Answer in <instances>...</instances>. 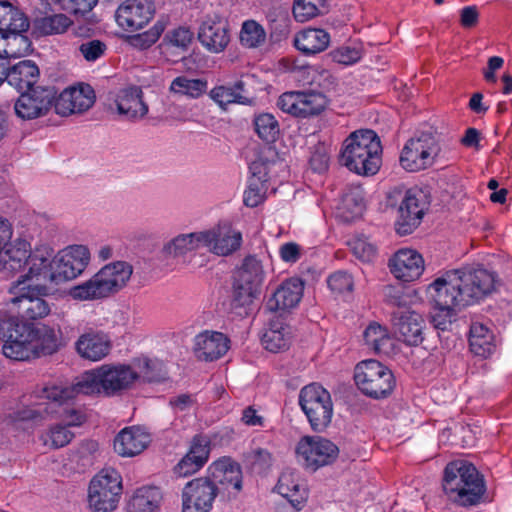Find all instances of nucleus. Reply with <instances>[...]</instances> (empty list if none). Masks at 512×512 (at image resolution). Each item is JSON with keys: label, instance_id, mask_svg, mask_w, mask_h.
<instances>
[{"label": "nucleus", "instance_id": "13d9d810", "mask_svg": "<svg viewBox=\"0 0 512 512\" xmlns=\"http://www.w3.org/2000/svg\"><path fill=\"white\" fill-rule=\"evenodd\" d=\"M266 34L260 24L253 20L245 21L240 32L241 43L249 48H254L262 44Z\"/></svg>", "mask_w": 512, "mask_h": 512}, {"label": "nucleus", "instance_id": "bf43d9fd", "mask_svg": "<svg viewBox=\"0 0 512 512\" xmlns=\"http://www.w3.org/2000/svg\"><path fill=\"white\" fill-rule=\"evenodd\" d=\"M25 32H16L7 34V45L5 58H17L28 53L31 42L24 34Z\"/></svg>", "mask_w": 512, "mask_h": 512}, {"label": "nucleus", "instance_id": "4468645a", "mask_svg": "<svg viewBox=\"0 0 512 512\" xmlns=\"http://www.w3.org/2000/svg\"><path fill=\"white\" fill-rule=\"evenodd\" d=\"M33 327L22 322L18 317L14 320L8 333L0 341L2 353L6 358L25 361L35 357Z\"/></svg>", "mask_w": 512, "mask_h": 512}, {"label": "nucleus", "instance_id": "aec40b11", "mask_svg": "<svg viewBox=\"0 0 512 512\" xmlns=\"http://www.w3.org/2000/svg\"><path fill=\"white\" fill-rule=\"evenodd\" d=\"M151 0H126L116 11L118 25L126 31L133 32L143 28L154 14Z\"/></svg>", "mask_w": 512, "mask_h": 512}, {"label": "nucleus", "instance_id": "a878e982", "mask_svg": "<svg viewBox=\"0 0 512 512\" xmlns=\"http://www.w3.org/2000/svg\"><path fill=\"white\" fill-rule=\"evenodd\" d=\"M51 253L47 249L29 252V259L26 262L28 272L21 275L17 281H23V286L41 283L46 286L48 282H54V272L51 269Z\"/></svg>", "mask_w": 512, "mask_h": 512}, {"label": "nucleus", "instance_id": "2f4dec72", "mask_svg": "<svg viewBox=\"0 0 512 512\" xmlns=\"http://www.w3.org/2000/svg\"><path fill=\"white\" fill-rule=\"evenodd\" d=\"M114 101L118 113L127 119H142L148 113V106L143 101V92L138 86L120 89Z\"/></svg>", "mask_w": 512, "mask_h": 512}, {"label": "nucleus", "instance_id": "1a4fd4ad", "mask_svg": "<svg viewBox=\"0 0 512 512\" xmlns=\"http://www.w3.org/2000/svg\"><path fill=\"white\" fill-rule=\"evenodd\" d=\"M382 146L371 129L354 131V173L370 177L378 173L382 164Z\"/></svg>", "mask_w": 512, "mask_h": 512}, {"label": "nucleus", "instance_id": "8fccbe9b", "mask_svg": "<svg viewBox=\"0 0 512 512\" xmlns=\"http://www.w3.org/2000/svg\"><path fill=\"white\" fill-rule=\"evenodd\" d=\"M134 370L139 379L146 382H161L165 380L167 372L163 363L157 359L140 358L134 361Z\"/></svg>", "mask_w": 512, "mask_h": 512}, {"label": "nucleus", "instance_id": "f8f14e48", "mask_svg": "<svg viewBox=\"0 0 512 512\" xmlns=\"http://www.w3.org/2000/svg\"><path fill=\"white\" fill-rule=\"evenodd\" d=\"M100 393H104V384L100 367H97L76 377L69 386L51 385L42 388L40 397L52 400L55 403H64L80 394L93 395Z\"/></svg>", "mask_w": 512, "mask_h": 512}, {"label": "nucleus", "instance_id": "cd10ccee", "mask_svg": "<svg viewBox=\"0 0 512 512\" xmlns=\"http://www.w3.org/2000/svg\"><path fill=\"white\" fill-rule=\"evenodd\" d=\"M75 349L81 358L96 362L109 354L111 341L103 332L91 330L80 335L75 342Z\"/></svg>", "mask_w": 512, "mask_h": 512}, {"label": "nucleus", "instance_id": "412c9836", "mask_svg": "<svg viewBox=\"0 0 512 512\" xmlns=\"http://www.w3.org/2000/svg\"><path fill=\"white\" fill-rule=\"evenodd\" d=\"M54 101L56 113L68 116L91 108L95 102V93L90 85L82 84L65 89Z\"/></svg>", "mask_w": 512, "mask_h": 512}, {"label": "nucleus", "instance_id": "a19ab883", "mask_svg": "<svg viewBox=\"0 0 512 512\" xmlns=\"http://www.w3.org/2000/svg\"><path fill=\"white\" fill-rule=\"evenodd\" d=\"M162 494L157 487H141L136 490L129 502V512H156Z\"/></svg>", "mask_w": 512, "mask_h": 512}, {"label": "nucleus", "instance_id": "bb28decb", "mask_svg": "<svg viewBox=\"0 0 512 512\" xmlns=\"http://www.w3.org/2000/svg\"><path fill=\"white\" fill-rule=\"evenodd\" d=\"M198 38L209 51H223L229 43L226 21L218 16L208 17L199 28Z\"/></svg>", "mask_w": 512, "mask_h": 512}, {"label": "nucleus", "instance_id": "6e6552de", "mask_svg": "<svg viewBox=\"0 0 512 512\" xmlns=\"http://www.w3.org/2000/svg\"><path fill=\"white\" fill-rule=\"evenodd\" d=\"M23 281L11 284L9 292L14 295L10 302L16 306L18 313L26 320L45 318L51 312V304L44 298L48 293L47 286L36 283L23 286Z\"/></svg>", "mask_w": 512, "mask_h": 512}, {"label": "nucleus", "instance_id": "0eeeda50", "mask_svg": "<svg viewBox=\"0 0 512 512\" xmlns=\"http://www.w3.org/2000/svg\"><path fill=\"white\" fill-rule=\"evenodd\" d=\"M122 479L114 468H104L90 481L88 504L93 512H111L119 502Z\"/></svg>", "mask_w": 512, "mask_h": 512}, {"label": "nucleus", "instance_id": "20e7f679", "mask_svg": "<svg viewBox=\"0 0 512 512\" xmlns=\"http://www.w3.org/2000/svg\"><path fill=\"white\" fill-rule=\"evenodd\" d=\"M388 205H398L396 231L400 235L412 233L421 223L428 208L426 195L420 189L394 188L388 193Z\"/></svg>", "mask_w": 512, "mask_h": 512}, {"label": "nucleus", "instance_id": "a18cd8bd", "mask_svg": "<svg viewBox=\"0 0 512 512\" xmlns=\"http://www.w3.org/2000/svg\"><path fill=\"white\" fill-rule=\"evenodd\" d=\"M243 461L252 472L263 474L272 468L275 458L268 449L254 446L243 454Z\"/></svg>", "mask_w": 512, "mask_h": 512}, {"label": "nucleus", "instance_id": "5701e85b", "mask_svg": "<svg viewBox=\"0 0 512 512\" xmlns=\"http://www.w3.org/2000/svg\"><path fill=\"white\" fill-rule=\"evenodd\" d=\"M104 394L114 395L127 390L139 379V374L126 364H104L100 366Z\"/></svg>", "mask_w": 512, "mask_h": 512}, {"label": "nucleus", "instance_id": "052dcab7", "mask_svg": "<svg viewBox=\"0 0 512 512\" xmlns=\"http://www.w3.org/2000/svg\"><path fill=\"white\" fill-rule=\"evenodd\" d=\"M330 291L336 297L349 296L352 289V275L347 271H337L327 279Z\"/></svg>", "mask_w": 512, "mask_h": 512}, {"label": "nucleus", "instance_id": "774afa93", "mask_svg": "<svg viewBox=\"0 0 512 512\" xmlns=\"http://www.w3.org/2000/svg\"><path fill=\"white\" fill-rule=\"evenodd\" d=\"M79 51L85 60L94 62L104 55L106 45L100 40H89L79 46Z\"/></svg>", "mask_w": 512, "mask_h": 512}, {"label": "nucleus", "instance_id": "9b49d317", "mask_svg": "<svg viewBox=\"0 0 512 512\" xmlns=\"http://www.w3.org/2000/svg\"><path fill=\"white\" fill-rule=\"evenodd\" d=\"M440 144L431 134L423 133L409 139L400 154V165L408 172H418L431 167L440 153Z\"/></svg>", "mask_w": 512, "mask_h": 512}, {"label": "nucleus", "instance_id": "c03bdc74", "mask_svg": "<svg viewBox=\"0 0 512 512\" xmlns=\"http://www.w3.org/2000/svg\"><path fill=\"white\" fill-rule=\"evenodd\" d=\"M72 23V20L64 14L47 15L35 19L34 30L41 36L63 34Z\"/></svg>", "mask_w": 512, "mask_h": 512}, {"label": "nucleus", "instance_id": "2eb2a0df", "mask_svg": "<svg viewBox=\"0 0 512 512\" xmlns=\"http://www.w3.org/2000/svg\"><path fill=\"white\" fill-rule=\"evenodd\" d=\"M90 260L89 249L84 245L69 246L56 254L51 261L54 282L60 283L78 277Z\"/></svg>", "mask_w": 512, "mask_h": 512}, {"label": "nucleus", "instance_id": "7ed1b4c3", "mask_svg": "<svg viewBox=\"0 0 512 512\" xmlns=\"http://www.w3.org/2000/svg\"><path fill=\"white\" fill-rule=\"evenodd\" d=\"M133 273V266L126 261H115L103 266L89 280L70 289V296L79 301L109 297L124 288Z\"/></svg>", "mask_w": 512, "mask_h": 512}, {"label": "nucleus", "instance_id": "473e14b6", "mask_svg": "<svg viewBox=\"0 0 512 512\" xmlns=\"http://www.w3.org/2000/svg\"><path fill=\"white\" fill-rule=\"evenodd\" d=\"M304 285L298 278L284 281L272 294L267 302L271 311H285L298 305L303 296Z\"/></svg>", "mask_w": 512, "mask_h": 512}, {"label": "nucleus", "instance_id": "0e129e2a", "mask_svg": "<svg viewBox=\"0 0 512 512\" xmlns=\"http://www.w3.org/2000/svg\"><path fill=\"white\" fill-rule=\"evenodd\" d=\"M354 256L361 262H372L376 257V247L367 237H357L354 240Z\"/></svg>", "mask_w": 512, "mask_h": 512}, {"label": "nucleus", "instance_id": "6e6d98bb", "mask_svg": "<svg viewBox=\"0 0 512 512\" xmlns=\"http://www.w3.org/2000/svg\"><path fill=\"white\" fill-rule=\"evenodd\" d=\"M301 81L307 85H315L322 89H330L333 84L332 75L328 70L318 66H306L301 71Z\"/></svg>", "mask_w": 512, "mask_h": 512}, {"label": "nucleus", "instance_id": "338daca9", "mask_svg": "<svg viewBox=\"0 0 512 512\" xmlns=\"http://www.w3.org/2000/svg\"><path fill=\"white\" fill-rule=\"evenodd\" d=\"M69 426L65 424L55 425L50 429L48 434V439L53 448H60L67 445L74 434L68 429Z\"/></svg>", "mask_w": 512, "mask_h": 512}, {"label": "nucleus", "instance_id": "58836bf2", "mask_svg": "<svg viewBox=\"0 0 512 512\" xmlns=\"http://www.w3.org/2000/svg\"><path fill=\"white\" fill-rule=\"evenodd\" d=\"M244 87L245 84L241 80L232 86H216L210 90L209 96L222 109L233 103L246 105L250 103V99L245 95Z\"/></svg>", "mask_w": 512, "mask_h": 512}, {"label": "nucleus", "instance_id": "f3484780", "mask_svg": "<svg viewBox=\"0 0 512 512\" xmlns=\"http://www.w3.org/2000/svg\"><path fill=\"white\" fill-rule=\"evenodd\" d=\"M55 100V91L49 87H35L21 95L14 103V111L22 120H32L47 114Z\"/></svg>", "mask_w": 512, "mask_h": 512}, {"label": "nucleus", "instance_id": "dca6fc26", "mask_svg": "<svg viewBox=\"0 0 512 512\" xmlns=\"http://www.w3.org/2000/svg\"><path fill=\"white\" fill-rule=\"evenodd\" d=\"M298 460L312 470L331 463L338 454V448L329 440L318 436H304L296 447Z\"/></svg>", "mask_w": 512, "mask_h": 512}, {"label": "nucleus", "instance_id": "9d476101", "mask_svg": "<svg viewBox=\"0 0 512 512\" xmlns=\"http://www.w3.org/2000/svg\"><path fill=\"white\" fill-rule=\"evenodd\" d=\"M48 401V403H39L35 408H22L14 412L8 418V425L15 430H28L31 421L43 418L44 414L54 413H59L62 423L69 427L80 426L86 421V415L80 408L63 407L58 411L56 407L63 403Z\"/></svg>", "mask_w": 512, "mask_h": 512}, {"label": "nucleus", "instance_id": "79ce46f5", "mask_svg": "<svg viewBox=\"0 0 512 512\" xmlns=\"http://www.w3.org/2000/svg\"><path fill=\"white\" fill-rule=\"evenodd\" d=\"M264 276L261 261L254 256H248L236 272L235 281L260 290Z\"/></svg>", "mask_w": 512, "mask_h": 512}, {"label": "nucleus", "instance_id": "864d4df0", "mask_svg": "<svg viewBox=\"0 0 512 512\" xmlns=\"http://www.w3.org/2000/svg\"><path fill=\"white\" fill-rule=\"evenodd\" d=\"M327 12L325 0H295L293 15L298 22H306Z\"/></svg>", "mask_w": 512, "mask_h": 512}, {"label": "nucleus", "instance_id": "c756f323", "mask_svg": "<svg viewBox=\"0 0 512 512\" xmlns=\"http://www.w3.org/2000/svg\"><path fill=\"white\" fill-rule=\"evenodd\" d=\"M425 321L415 311H402L394 316V328L399 338L408 345L420 344L424 337Z\"/></svg>", "mask_w": 512, "mask_h": 512}, {"label": "nucleus", "instance_id": "680f3d73", "mask_svg": "<svg viewBox=\"0 0 512 512\" xmlns=\"http://www.w3.org/2000/svg\"><path fill=\"white\" fill-rule=\"evenodd\" d=\"M232 303L234 307H247L252 304L260 290L234 281Z\"/></svg>", "mask_w": 512, "mask_h": 512}, {"label": "nucleus", "instance_id": "e433bc0d", "mask_svg": "<svg viewBox=\"0 0 512 512\" xmlns=\"http://www.w3.org/2000/svg\"><path fill=\"white\" fill-rule=\"evenodd\" d=\"M330 34L321 28H307L294 38L296 48L304 54L314 55L325 51L330 45Z\"/></svg>", "mask_w": 512, "mask_h": 512}, {"label": "nucleus", "instance_id": "f257e3e1", "mask_svg": "<svg viewBox=\"0 0 512 512\" xmlns=\"http://www.w3.org/2000/svg\"><path fill=\"white\" fill-rule=\"evenodd\" d=\"M493 273L479 266H464L446 271L427 288L436 312L432 316L435 328L446 330L456 313L474 304L494 289Z\"/></svg>", "mask_w": 512, "mask_h": 512}, {"label": "nucleus", "instance_id": "49530a36", "mask_svg": "<svg viewBox=\"0 0 512 512\" xmlns=\"http://www.w3.org/2000/svg\"><path fill=\"white\" fill-rule=\"evenodd\" d=\"M207 87L208 83L204 79H192L187 76H178L172 80L169 91L175 95L196 99L206 92Z\"/></svg>", "mask_w": 512, "mask_h": 512}, {"label": "nucleus", "instance_id": "c9c22d12", "mask_svg": "<svg viewBox=\"0 0 512 512\" xmlns=\"http://www.w3.org/2000/svg\"><path fill=\"white\" fill-rule=\"evenodd\" d=\"M276 490L296 509H301L308 496L306 487L300 482L298 475L289 469L281 473Z\"/></svg>", "mask_w": 512, "mask_h": 512}, {"label": "nucleus", "instance_id": "f704fd0d", "mask_svg": "<svg viewBox=\"0 0 512 512\" xmlns=\"http://www.w3.org/2000/svg\"><path fill=\"white\" fill-rule=\"evenodd\" d=\"M38 78L39 69L31 60L20 61L12 67L7 66L5 81L20 92L34 89Z\"/></svg>", "mask_w": 512, "mask_h": 512}, {"label": "nucleus", "instance_id": "69168bd1", "mask_svg": "<svg viewBox=\"0 0 512 512\" xmlns=\"http://www.w3.org/2000/svg\"><path fill=\"white\" fill-rule=\"evenodd\" d=\"M52 4L58 5L60 9L74 14H84L92 10L97 0H50Z\"/></svg>", "mask_w": 512, "mask_h": 512}, {"label": "nucleus", "instance_id": "603ef678", "mask_svg": "<svg viewBox=\"0 0 512 512\" xmlns=\"http://www.w3.org/2000/svg\"><path fill=\"white\" fill-rule=\"evenodd\" d=\"M276 156V151L272 147L265 146L261 148L258 151L256 158L249 165L251 173L249 180L266 182L268 166L275 160Z\"/></svg>", "mask_w": 512, "mask_h": 512}, {"label": "nucleus", "instance_id": "5fc2aeb1", "mask_svg": "<svg viewBox=\"0 0 512 512\" xmlns=\"http://www.w3.org/2000/svg\"><path fill=\"white\" fill-rule=\"evenodd\" d=\"M254 126L258 136L266 142H273L279 133L278 122L270 113L255 116Z\"/></svg>", "mask_w": 512, "mask_h": 512}, {"label": "nucleus", "instance_id": "4d7b16f0", "mask_svg": "<svg viewBox=\"0 0 512 512\" xmlns=\"http://www.w3.org/2000/svg\"><path fill=\"white\" fill-rule=\"evenodd\" d=\"M193 39V33L186 27H178L168 31L163 39L167 49L186 51Z\"/></svg>", "mask_w": 512, "mask_h": 512}, {"label": "nucleus", "instance_id": "39448f33", "mask_svg": "<svg viewBox=\"0 0 512 512\" xmlns=\"http://www.w3.org/2000/svg\"><path fill=\"white\" fill-rule=\"evenodd\" d=\"M354 383L364 395L383 399L392 393L395 378L389 368L377 360L369 359L354 367Z\"/></svg>", "mask_w": 512, "mask_h": 512}, {"label": "nucleus", "instance_id": "72a5a7b5", "mask_svg": "<svg viewBox=\"0 0 512 512\" xmlns=\"http://www.w3.org/2000/svg\"><path fill=\"white\" fill-rule=\"evenodd\" d=\"M208 456V441L203 437H195L187 454L174 467V473L179 477L194 474L206 463Z\"/></svg>", "mask_w": 512, "mask_h": 512}, {"label": "nucleus", "instance_id": "a211bd4d", "mask_svg": "<svg viewBox=\"0 0 512 512\" xmlns=\"http://www.w3.org/2000/svg\"><path fill=\"white\" fill-rule=\"evenodd\" d=\"M218 488L208 478L189 481L182 490L183 512H210Z\"/></svg>", "mask_w": 512, "mask_h": 512}, {"label": "nucleus", "instance_id": "c85d7f7f", "mask_svg": "<svg viewBox=\"0 0 512 512\" xmlns=\"http://www.w3.org/2000/svg\"><path fill=\"white\" fill-rule=\"evenodd\" d=\"M210 478L217 487L223 486L229 492L238 493L242 488V472L240 466L230 458H222L215 461L209 467Z\"/></svg>", "mask_w": 512, "mask_h": 512}, {"label": "nucleus", "instance_id": "f03ea898", "mask_svg": "<svg viewBox=\"0 0 512 512\" xmlns=\"http://www.w3.org/2000/svg\"><path fill=\"white\" fill-rule=\"evenodd\" d=\"M443 490L452 502L466 507L478 504L486 489L482 476L473 464L456 460L445 467Z\"/></svg>", "mask_w": 512, "mask_h": 512}, {"label": "nucleus", "instance_id": "ddd939ff", "mask_svg": "<svg viewBox=\"0 0 512 512\" xmlns=\"http://www.w3.org/2000/svg\"><path fill=\"white\" fill-rule=\"evenodd\" d=\"M327 105L321 92L289 91L279 96L278 108L294 117L308 118L319 115Z\"/></svg>", "mask_w": 512, "mask_h": 512}, {"label": "nucleus", "instance_id": "393cba45", "mask_svg": "<svg viewBox=\"0 0 512 512\" xmlns=\"http://www.w3.org/2000/svg\"><path fill=\"white\" fill-rule=\"evenodd\" d=\"M151 436L139 426L122 429L114 439V450L122 457H134L142 453L150 444Z\"/></svg>", "mask_w": 512, "mask_h": 512}, {"label": "nucleus", "instance_id": "09e8293b", "mask_svg": "<svg viewBox=\"0 0 512 512\" xmlns=\"http://www.w3.org/2000/svg\"><path fill=\"white\" fill-rule=\"evenodd\" d=\"M3 14L0 22V31L5 33L26 32L30 23L27 16L18 8L5 2Z\"/></svg>", "mask_w": 512, "mask_h": 512}, {"label": "nucleus", "instance_id": "e2e57ef3", "mask_svg": "<svg viewBox=\"0 0 512 512\" xmlns=\"http://www.w3.org/2000/svg\"><path fill=\"white\" fill-rule=\"evenodd\" d=\"M265 183L266 182L258 180L248 181V187L244 192V203L246 206L256 207L264 200V195L267 190Z\"/></svg>", "mask_w": 512, "mask_h": 512}, {"label": "nucleus", "instance_id": "de8ad7c7", "mask_svg": "<svg viewBox=\"0 0 512 512\" xmlns=\"http://www.w3.org/2000/svg\"><path fill=\"white\" fill-rule=\"evenodd\" d=\"M290 339V328L276 323L266 330L261 341L265 349L277 353L288 348Z\"/></svg>", "mask_w": 512, "mask_h": 512}, {"label": "nucleus", "instance_id": "6ab92c4d", "mask_svg": "<svg viewBox=\"0 0 512 512\" xmlns=\"http://www.w3.org/2000/svg\"><path fill=\"white\" fill-rule=\"evenodd\" d=\"M204 249L217 256H228L241 246L242 235L228 224L202 230Z\"/></svg>", "mask_w": 512, "mask_h": 512}, {"label": "nucleus", "instance_id": "b1692460", "mask_svg": "<svg viewBox=\"0 0 512 512\" xmlns=\"http://www.w3.org/2000/svg\"><path fill=\"white\" fill-rule=\"evenodd\" d=\"M203 240L202 230L180 233L163 245L161 255L165 259L172 258L186 262L190 255L204 249Z\"/></svg>", "mask_w": 512, "mask_h": 512}, {"label": "nucleus", "instance_id": "3c124183", "mask_svg": "<svg viewBox=\"0 0 512 512\" xmlns=\"http://www.w3.org/2000/svg\"><path fill=\"white\" fill-rule=\"evenodd\" d=\"M365 344L376 352L386 351L391 337L388 329L378 322H371L363 332Z\"/></svg>", "mask_w": 512, "mask_h": 512}, {"label": "nucleus", "instance_id": "423d86ee", "mask_svg": "<svg viewBox=\"0 0 512 512\" xmlns=\"http://www.w3.org/2000/svg\"><path fill=\"white\" fill-rule=\"evenodd\" d=\"M299 405L314 432L326 431L332 421L333 403L324 387L316 383L304 386L299 393Z\"/></svg>", "mask_w": 512, "mask_h": 512}, {"label": "nucleus", "instance_id": "ea45409f", "mask_svg": "<svg viewBox=\"0 0 512 512\" xmlns=\"http://www.w3.org/2000/svg\"><path fill=\"white\" fill-rule=\"evenodd\" d=\"M469 346L472 353L486 358L496 348L494 335L482 323H473L470 327Z\"/></svg>", "mask_w": 512, "mask_h": 512}, {"label": "nucleus", "instance_id": "4c0bfd02", "mask_svg": "<svg viewBox=\"0 0 512 512\" xmlns=\"http://www.w3.org/2000/svg\"><path fill=\"white\" fill-rule=\"evenodd\" d=\"M29 259L26 242H19L0 254V275L8 279L19 272Z\"/></svg>", "mask_w": 512, "mask_h": 512}, {"label": "nucleus", "instance_id": "7c9ffc66", "mask_svg": "<svg viewBox=\"0 0 512 512\" xmlns=\"http://www.w3.org/2000/svg\"><path fill=\"white\" fill-rule=\"evenodd\" d=\"M229 349V339L221 332L204 331L194 340L197 358L214 361L222 357Z\"/></svg>", "mask_w": 512, "mask_h": 512}, {"label": "nucleus", "instance_id": "4be33fe9", "mask_svg": "<svg viewBox=\"0 0 512 512\" xmlns=\"http://www.w3.org/2000/svg\"><path fill=\"white\" fill-rule=\"evenodd\" d=\"M391 273L399 280L411 282L418 279L424 271L422 256L413 249H400L389 260Z\"/></svg>", "mask_w": 512, "mask_h": 512}, {"label": "nucleus", "instance_id": "37998d69", "mask_svg": "<svg viewBox=\"0 0 512 512\" xmlns=\"http://www.w3.org/2000/svg\"><path fill=\"white\" fill-rule=\"evenodd\" d=\"M35 338L33 339V346L35 348V357L41 355H51L59 348V336L57 331L49 326L43 325L41 327H33Z\"/></svg>", "mask_w": 512, "mask_h": 512}]
</instances>
